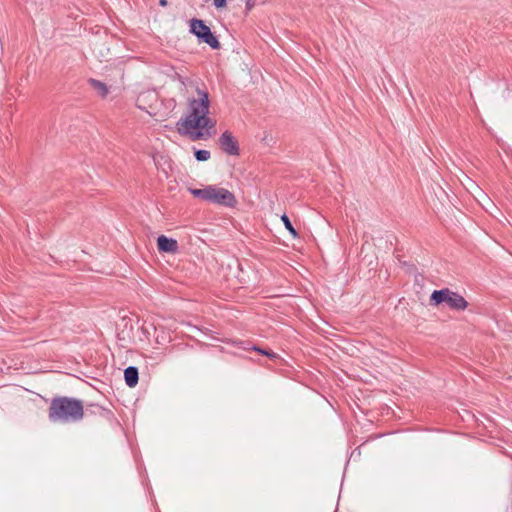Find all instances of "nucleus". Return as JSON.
<instances>
[{
	"instance_id": "f257e3e1",
	"label": "nucleus",
	"mask_w": 512,
	"mask_h": 512,
	"mask_svg": "<svg viewBox=\"0 0 512 512\" xmlns=\"http://www.w3.org/2000/svg\"><path fill=\"white\" fill-rule=\"evenodd\" d=\"M83 401L67 396H56L51 400L48 417L52 423H76L84 418Z\"/></svg>"
},
{
	"instance_id": "f03ea898",
	"label": "nucleus",
	"mask_w": 512,
	"mask_h": 512,
	"mask_svg": "<svg viewBox=\"0 0 512 512\" xmlns=\"http://www.w3.org/2000/svg\"><path fill=\"white\" fill-rule=\"evenodd\" d=\"M197 97H190L187 100V114L184 118H181L177 122L178 132L183 134V130L189 129L190 127H196L200 118H203L205 114H209L210 99L207 90L196 88Z\"/></svg>"
},
{
	"instance_id": "7ed1b4c3",
	"label": "nucleus",
	"mask_w": 512,
	"mask_h": 512,
	"mask_svg": "<svg viewBox=\"0 0 512 512\" xmlns=\"http://www.w3.org/2000/svg\"><path fill=\"white\" fill-rule=\"evenodd\" d=\"M444 303L451 310L455 311H463L468 307V302L459 293L454 292L449 288L434 290L430 296V304L433 306H439Z\"/></svg>"
},
{
	"instance_id": "20e7f679",
	"label": "nucleus",
	"mask_w": 512,
	"mask_h": 512,
	"mask_svg": "<svg viewBox=\"0 0 512 512\" xmlns=\"http://www.w3.org/2000/svg\"><path fill=\"white\" fill-rule=\"evenodd\" d=\"M190 32L198 38L199 42L208 44L212 49L220 48V42L217 37L203 20L192 19L190 21Z\"/></svg>"
},
{
	"instance_id": "39448f33",
	"label": "nucleus",
	"mask_w": 512,
	"mask_h": 512,
	"mask_svg": "<svg viewBox=\"0 0 512 512\" xmlns=\"http://www.w3.org/2000/svg\"><path fill=\"white\" fill-rule=\"evenodd\" d=\"M216 126V121L205 114L203 118H200V122L196 127H190L187 130H183V134L189 136L192 141L207 139L211 137L212 132Z\"/></svg>"
},
{
	"instance_id": "423d86ee",
	"label": "nucleus",
	"mask_w": 512,
	"mask_h": 512,
	"mask_svg": "<svg viewBox=\"0 0 512 512\" xmlns=\"http://www.w3.org/2000/svg\"><path fill=\"white\" fill-rule=\"evenodd\" d=\"M207 201L225 207H234L237 203L232 192L225 188H218L212 185L209 186Z\"/></svg>"
},
{
	"instance_id": "0eeeda50",
	"label": "nucleus",
	"mask_w": 512,
	"mask_h": 512,
	"mask_svg": "<svg viewBox=\"0 0 512 512\" xmlns=\"http://www.w3.org/2000/svg\"><path fill=\"white\" fill-rule=\"evenodd\" d=\"M218 143L221 150L224 151L226 154L232 156H237L240 154L238 141L230 131H224L220 135Z\"/></svg>"
},
{
	"instance_id": "6e6552de",
	"label": "nucleus",
	"mask_w": 512,
	"mask_h": 512,
	"mask_svg": "<svg viewBox=\"0 0 512 512\" xmlns=\"http://www.w3.org/2000/svg\"><path fill=\"white\" fill-rule=\"evenodd\" d=\"M157 248L159 252L176 253L179 246L177 240L169 238L165 235H160L157 239Z\"/></svg>"
},
{
	"instance_id": "1a4fd4ad",
	"label": "nucleus",
	"mask_w": 512,
	"mask_h": 512,
	"mask_svg": "<svg viewBox=\"0 0 512 512\" xmlns=\"http://www.w3.org/2000/svg\"><path fill=\"white\" fill-rule=\"evenodd\" d=\"M124 380L128 387H135L139 380L138 368L129 366L124 370Z\"/></svg>"
},
{
	"instance_id": "9d476101",
	"label": "nucleus",
	"mask_w": 512,
	"mask_h": 512,
	"mask_svg": "<svg viewBox=\"0 0 512 512\" xmlns=\"http://www.w3.org/2000/svg\"><path fill=\"white\" fill-rule=\"evenodd\" d=\"M85 413L99 415L104 418L111 415V411L97 404H88L84 407Z\"/></svg>"
},
{
	"instance_id": "9b49d317",
	"label": "nucleus",
	"mask_w": 512,
	"mask_h": 512,
	"mask_svg": "<svg viewBox=\"0 0 512 512\" xmlns=\"http://www.w3.org/2000/svg\"><path fill=\"white\" fill-rule=\"evenodd\" d=\"M88 83L91 85V87L101 96L106 97L108 94V87L104 82H101L99 80L90 78L88 80Z\"/></svg>"
},
{
	"instance_id": "f8f14e48",
	"label": "nucleus",
	"mask_w": 512,
	"mask_h": 512,
	"mask_svg": "<svg viewBox=\"0 0 512 512\" xmlns=\"http://www.w3.org/2000/svg\"><path fill=\"white\" fill-rule=\"evenodd\" d=\"M281 221L283 222L285 228L289 231L293 238H298L299 234L296 229L293 227L289 217L286 214L281 216Z\"/></svg>"
},
{
	"instance_id": "ddd939ff",
	"label": "nucleus",
	"mask_w": 512,
	"mask_h": 512,
	"mask_svg": "<svg viewBox=\"0 0 512 512\" xmlns=\"http://www.w3.org/2000/svg\"><path fill=\"white\" fill-rule=\"evenodd\" d=\"M190 193L197 198H200L202 200L207 201L208 199V193H209V186L203 188V189H189Z\"/></svg>"
},
{
	"instance_id": "4468645a",
	"label": "nucleus",
	"mask_w": 512,
	"mask_h": 512,
	"mask_svg": "<svg viewBox=\"0 0 512 512\" xmlns=\"http://www.w3.org/2000/svg\"><path fill=\"white\" fill-rule=\"evenodd\" d=\"M194 156L197 161L204 162L210 159L211 154L210 151L204 149H198L194 151Z\"/></svg>"
},
{
	"instance_id": "2eb2a0df",
	"label": "nucleus",
	"mask_w": 512,
	"mask_h": 512,
	"mask_svg": "<svg viewBox=\"0 0 512 512\" xmlns=\"http://www.w3.org/2000/svg\"><path fill=\"white\" fill-rule=\"evenodd\" d=\"M251 349L254 350V351H257V352L261 353L262 355H265V356H267V357H269L271 359H277L278 358V355L276 353H274L273 351L264 350V349H261V348H259L257 346H253Z\"/></svg>"
},
{
	"instance_id": "dca6fc26",
	"label": "nucleus",
	"mask_w": 512,
	"mask_h": 512,
	"mask_svg": "<svg viewBox=\"0 0 512 512\" xmlns=\"http://www.w3.org/2000/svg\"><path fill=\"white\" fill-rule=\"evenodd\" d=\"M227 0H214V6L216 8H223L226 6Z\"/></svg>"
},
{
	"instance_id": "f3484780",
	"label": "nucleus",
	"mask_w": 512,
	"mask_h": 512,
	"mask_svg": "<svg viewBox=\"0 0 512 512\" xmlns=\"http://www.w3.org/2000/svg\"><path fill=\"white\" fill-rule=\"evenodd\" d=\"M256 5V0H246V10H252Z\"/></svg>"
},
{
	"instance_id": "a211bd4d",
	"label": "nucleus",
	"mask_w": 512,
	"mask_h": 512,
	"mask_svg": "<svg viewBox=\"0 0 512 512\" xmlns=\"http://www.w3.org/2000/svg\"><path fill=\"white\" fill-rule=\"evenodd\" d=\"M186 80H187V79H186V78H184V77H179V81L181 82V84H182L183 86H185V85H186Z\"/></svg>"
},
{
	"instance_id": "6ab92c4d",
	"label": "nucleus",
	"mask_w": 512,
	"mask_h": 512,
	"mask_svg": "<svg viewBox=\"0 0 512 512\" xmlns=\"http://www.w3.org/2000/svg\"><path fill=\"white\" fill-rule=\"evenodd\" d=\"M159 4L163 7L167 6V0H159Z\"/></svg>"
}]
</instances>
